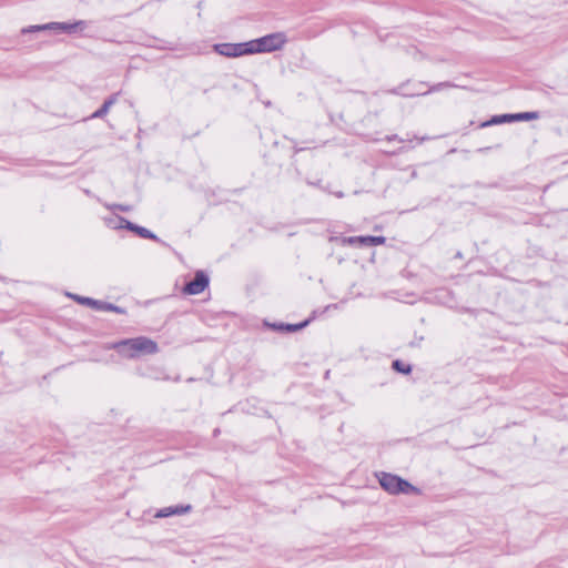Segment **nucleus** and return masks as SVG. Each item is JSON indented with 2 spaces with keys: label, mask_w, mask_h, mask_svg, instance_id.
<instances>
[{
  "label": "nucleus",
  "mask_w": 568,
  "mask_h": 568,
  "mask_svg": "<svg viewBox=\"0 0 568 568\" xmlns=\"http://www.w3.org/2000/svg\"><path fill=\"white\" fill-rule=\"evenodd\" d=\"M111 347L126 358H136L142 355H152L159 352L156 342L145 336L122 339L112 344Z\"/></svg>",
  "instance_id": "f257e3e1"
},
{
  "label": "nucleus",
  "mask_w": 568,
  "mask_h": 568,
  "mask_svg": "<svg viewBox=\"0 0 568 568\" xmlns=\"http://www.w3.org/2000/svg\"><path fill=\"white\" fill-rule=\"evenodd\" d=\"M378 481L383 489L389 494H418L419 489L409 484L407 480L399 476L382 471L378 475Z\"/></svg>",
  "instance_id": "f03ea898"
},
{
  "label": "nucleus",
  "mask_w": 568,
  "mask_h": 568,
  "mask_svg": "<svg viewBox=\"0 0 568 568\" xmlns=\"http://www.w3.org/2000/svg\"><path fill=\"white\" fill-rule=\"evenodd\" d=\"M88 21L78 20L74 22H49L45 24L30 26L22 30V32H37L44 30H53L57 32H63L68 34H73L77 32H83L88 27Z\"/></svg>",
  "instance_id": "7ed1b4c3"
},
{
  "label": "nucleus",
  "mask_w": 568,
  "mask_h": 568,
  "mask_svg": "<svg viewBox=\"0 0 568 568\" xmlns=\"http://www.w3.org/2000/svg\"><path fill=\"white\" fill-rule=\"evenodd\" d=\"M285 41L286 39L283 33H272L250 42L252 53H260L280 50L284 45Z\"/></svg>",
  "instance_id": "20e7f679"
},
{
  "label": "nucleus",
  "mask_w": 568,
  "mask_h": 568,
  "mask_svg": "<svg viewBox=\"0 0 568 568\" xmlns=\"http://www.w3.org/2000/svg\"><path fill=\"white\" fill-rule=\"evenodd\" d=\"M214 50L219 54L230 58L252 54L250 41L243 43H220L214 45Z\"/></svg>",
  "instance_id": "39448f33"
},
{
  "label": "nucleus",
  "mask_w": 568,
  "mask_h": 568,
  "mask_svg": "<svg viewBox=\"0 0 568 568\" xmlns=\"http://www.w3.org/2000/svg\"><path fill=\"white\" fill-rule=\"evenodd\" d=\"M539 119V113L534 112H520V113H514V114H503V115H495L489 120L488 122L484 123L483 125H490V124H500L505 122H514V121H530V120H537Z\"/></svg>",
  "instance_id": "423d86ee"
},
{
  "label": "nucleus",
  "mask_w": 568,
  "mask_h": 568,
  "mask_svg": "<svg viewBox=\"0 0 568 568\" xmlns=\"http://www.w3.org/2000/svg\"><path fill=\"white\" fill-rule=\"evenodd\" d=\"M410 83H402L397 88L390 90L389 92L396 95L403 97H418L425 95L432 91V89H426L427 84L424 82L414 83L412 89L409 88Z\"/></svg>",
  "instance_id": "0eeeda50"
},
{
  "label": "nucleus",
  "mask_w": 568,
  "mask_h": 568,
  "mask_svg": "<svg viewBox=\"0 0 568 568\" xmlns=\"http://www.w3.org/2000/svg\"><path fill=\"white\" fill-rule=\"evenodd\" d=\"M386 239L384 236H348L343 237L342 243L344 245H351L356 247H363V246H377L384 244Z\"/></svg>",
  "instance_id": "6e6552de"
},
{
  "label": "nucleus",
  "mask_w": 568,
  "mask_h": 568,
  "mask_svg": "<svg viewBox=\"0 0 568 568\" xmlns=\"http://www.w3.org/2000/svg\"><path fill=\"white\" fill-rule=\"evenodd\" d=\"M209 285V277L202 271L195 273L193 280L185 284L183 292L189 295L202 293Z\"/></svg>",
  "instance_id": "1a4fd4ad"
},
{
  "label": "nucleus",
  "mask_w": 568,
  "mask_h": 568,
  "mask_svg": "<svg viewBox=\"0 0 568 568\" xmlns=\"http://www.w3.org/2000/svg\"><path fill=\"white\" fill-rule=\"evenodd\" d=\"M72 297L78 301L80 304L91 306L92 308L100 310V311H111L115 313H123V310L120 308L116 305H113L111 303H105L102 301L93 300L90 297H82L79 295H72Z\"/></svg>",
  "instance_id": "9d476101"
},
{
  "label": "nucleus",
  "mask_w": 568,
  "mask_h": 568,
  "mask_svg": "<svg viewBox=\"0 0 568 568\" xmlns=\"http://www.w3.org/2000/svg\"><path fill=\"white\" fill-rule=\"evenodd\" d=\"M191 510V506L187 505V506H175V507H165V508H162L160 509L155 517L158 518H165V517H170L172 515H182V514H185V513H189Z\"/></svg>",
  "instance_id": "9b49d317"
},
{
  "label": "nucleus",
  "mask_w": 568,
  "mask_h": 568,
  "mask_svg": "<svg viewBox=\"0 0 568 568\" xmlns=\"http://www.w3.org/2000/svg\"><path fill=\"white\" fill-rule=\"evenodd\" d=\"M118 100V93L116 94H113L111 95L110 98H108L103 104L101 105V108L99 110H97L92 115L91 118L93 119H100V118H103L110 110V108Z\"/></svg>",
  "instance_id": "f8f14e48"
},
{
  "label": "nucleus",
  "mask_w": 568,
  "mask_h": 568,
  "mask_svg": "<svg viewBox=\"0 0 568 568\" xmlns=\"http://www.w3.org/2000/svg\"><path fill=\"white\" fill-rule=\"evenodd\" d=\"M307 321L303 322V323H300V324H281L278 326H276L277 329H281V331H287V332H296L303 327H305L307 325Z\"/></svg>",
  "instance_id": "ddd939ff"
},
{
  "label": "nucleus",
  "mask_w": 568,
  "mask_h": 568,
  "mask_svg": "<svg viewBox=\"0 0 568 568\" xmlns=\"http://www.w3.org/2000/svg\"><path fill=\"white\" fill-rule=\"evenodd\" d=\"M392 365H393V368L395 371H397L399 373H403V374H408L412 371V366L410 365L405 364V363H403L399 359L394 361Z\"/></svg>",
  "instance_id": "4468645a"
},
{
  "label": "nucleus",
  "mask_w": 568,
  "mask_h": 568,
  "mask_svg": "<svg viewBox=\"0 0 568 568\" xmlns=\"http://www.w3.org/2000/svg\"><path fill=\"white\" fill-rule=\"evenodd\" d=\"M136 234L143 239H150V240H154V241L159 240L154 233H152L150 230L142 227V226H139L136 229Z\"/></svg>",
  "instance_id": "2eb2a0df"
},
{
  "label": "nucleus",
  "mask_w": 568,
  "mask_h": 568,
  "mask_svg": "<svg viewBox=\"0 0 568 568\" xmlns=\"http://www.w3.org/2000/svg\"><path fill=\"white\" fill-rule=\"evenodd\" d=\"M120 222L124 223V225H122L123 227L136 233V229L139 227V225L133 224L132 222H130L123 217H120Z\"/></svg>",
  "instance_id": "dca6fc26"
},
{
  "label": "nucleus",
  "mask_w": 568,
  "mask_h": 568,
  "mask_svg": "<svg viewBox=\"0 0 568 568\" xmlns=\"http://www.w3.org/2000/svg\"><path fill=\"white\" fill-rule=\"evenodd\" d=\"M111 207H112V209H118V210L123 211V212H128V211H130V209H131L130 206H128V205H122V204H114V205H112Z\"/></svg>",
  "instance_id": "f3484780"
},
{
  "label": "nucleus",
  "mask_w": 568,
  "mask_h": 568,
  "mask_svg": "<svg viewBox=\"0 0 568 568\" xmlns=\"http://www.w3.org/2000/svg\"><path fill=\"white\" fill-rule=\"evenodd\" d=\"M397 139H398V136H397V135H393L392 138H388V140H389V141H390V140H397Z\"/></svg>",
  "instance_id": "a211bd4d"
},
{
  "label": "nucleus",
  "mask_w": 568,
  "mask_h": 568,
  "mask_svg": "<svg viewBox=\"0 0 568 568\" xmlns=\"http://www.w3.org/2000/svg\"><path fill=\"white\" fill-rule=\"evenodd\" d=\"M443 85H444L443 83H439V87H443ZM437 88H438V85H437V87H433V88H430V89H432V91H433V90H436Z\"/></svg>",
  "instance_id": "6ab92c4d"
}]
</instances>
